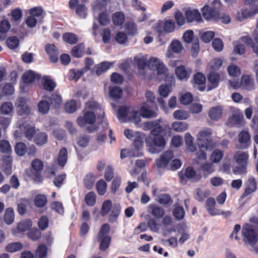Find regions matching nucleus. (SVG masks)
<instances>
[{
	"label": "nucleus",
	"mask_w": 258,
	"mask_h": 258,
	"mask_svg": "<svg viewBox=\"0 0 258 258\" xmlns=\"http://www.w3.org/2000/svg\"><path fill=\"white\" fill-rule=\"evenodd\" d=\"M211 130L209 128H205L201 131L197 137V145L199 147L198 151L196 153L195 160H205L206 154L204 152V149L211 150L216 146V143L213 142L211 136Z\"/></svg>",
	"instance_id": "obj_1"
},
{
	"label": "nucleus",
	"mask_w": 258,
	"mask_h": 258,
	"mask_svg": "<svg viewBox=\"0 0 258 258\" xmlns=\"http://www.w3.org/2000/svg\"><path fill=\"white\" fill-rule=\"evenodd\" d=\"M242 236L244 243L250 246L254 250L258 242V233L253 226L249 224H245L242 227Z\"/></svg>",
	"instance_id": "obj_2"
},
{
	"label": "nucleus",
	"mask_w": 258,
	"mask_h": 258,
	"mask_svg": "<svg viewBox=\"0 0 258 258\" xmlns=\"http://www.w3.org/2000/svg\"><path fill=\"white\" fill-rule=\"evenodd\" d=\"M148 150L151 153H158L166 145L165 139L161 135L153 136V138H148L146 140Z\"/></svg>",
	"instance_id": "obj_3"
},
{
	"label": "nucleus",
	"mask_w": 258,
	"mask_h": 258,
	"mask_svg": "<svg viewBox=\"0 0 258 258\" xmlns=\"http://www.w3.org/2000/svg\"><path fill=\"white\" fill-rule=\"evenodd\" d=\"M221 6V3L219 0H214L211 6H205L202 9L204 18L207 20H218Z\"/></svg>",
	"instance_id": "obj_4"
},
{
	"label": "nucleus",
	"mask_w": 258,
	"mask_h": 258,
	"mask_svg": "<svg viewBox=\"0 0 258 258\" xmlns=\"http://www.w3.org/2000/svg\"><path fill=\"white\" fill-rule=\"evenodd\" d=\"M69 6L75 11L76 14L81 19H85L88 15V8L84 4H80L79 0H70Z\"/></svg>",
	"instance_id": "obj_5"
},
{
	"label": "nucleus",
	"mask_w": 258,
	"mask_h": 258,
	"mask_svg": "<svg viewBox=\"0 0 258 258\" xmlns=\"http://www.w3.org/2000/svg\"><path fill=\"white\" fill-rule=\"evenodd\" d=\"M160 120V119H158L144 122L141 127L145 131L151 130V134L152 136L161 135L163 133V129L159 123Z\"/></svg>",
	"instance_id": "obj_6"
},
{
	"label": "nucleus",
	"mask_w": 258,
	"mask_h": 258,
	"mask_svg": "<svg viewBox=\"0 0 258 258\" xmlns=\"http://www.w3.org/2000/svg\"><path fill=\"white\" fill-rule=\"evenodd\" d=\"M243 122V116L242 113L239 110H235L232 115L226 121V124L229 127L234 126H241Z\"/></svg>",
	"instance_id": "obj_7"
},
{
	"label": "nucleus",
	"mask_w": 258,
	"mask_h": 258,
	"mask_svg": "<svg viewBox=\"0 0 258 258\" xmlns=\"http://www.w3.org/2000/svg\"><path fill=\"white\" fill-rule=\"evenodd\" d=\"M238 143L236 147L239 149H245L248 148L250 144V135L248 131L243 130L238 135Z\"/></svg>",
	"instance_id": "obj_8"
},
{
	"label": "nucleus",
	"mask_w": 258,
	"mask_h": 258,
	"mask_svg": "<svg viewBox=\"0 0 258 258\" xmlns=\"http://www.w3.org/2000/svg\"><path fill=\"white\" fill-rule=\"evenodd\" d=\"M175 27V23L173 20H167L164 22L160 21L157 23L155 29L159 33L161 34L163 32L162 28L164 31L170 33L174 30Z\"/></svg>",
	"instance_id": "obj_9"
},
{
	"label": "nucleus",
	"mask_w": 258,
	"mask_h": 258,
	"mask_svg": "<svg viewBox=\"0 0 258 258\" xmlns=\"http://www.w3.org/2000/svg\"><path fill=\"white\" fill-rule=\"evenodd\" d=\"M258 13V2H256L255 7H250V9H244L240 13H238L237 18L240 21L243 19L253 17Z\"/></svg>",
	"instance_id": "obj_10"
},
{
	"label": "nucleus",
	"mask_w": 258,
	"mask_h": 258,
	"mask_svg": "<svg viewBox=\"0 0 258 258\" xmlns=\"http://www.w3.org/2000/svg\"><path fill=\"white\" fill-rule=\"evenodd\" d=\"M18 113L20 115L28 114L30 112V109L26 104L25 98L20 97L17 98L15 103Z\"/></svg>",
	"instance_id": "obj_11"
},
{
	"label": "nucleus",
	"mask_w": 258,
	"mask_h": 258,
	"mask_svg": "<svg viewBox=\"0 0 258 258\" xmlns=\"http://www.w3.org/2000/svg\"><path fill=\"white\" fill-rule=\"evenodd\" d=\"M96 116L94 112L87 111L84 113V116L79 117L77 122L80 126H85L86 124H93L95 122Z\"/></svg>",
	"instance_id": "obj_12"
},
{
	"label": "nucleus",
	"mask_w": 258,
	"mask_h": 258,
	"mask_svg": "<svg viewBox=\"0 0 258 258\" xmlns=\"http://www.w3.org/2000/svg\"><path fill=\"white\" fill-rule=\"evenodd\" d=\"M173 157V154L171 151H166L163 153L159 159L156 160V165L158 167H164L168 164Z\"/></svg>",
	"instance_id": "obj_13"
},
{
	"label": "nucleus",
	"mask_w": 258,
	"mask_h": 258,
	"mask_svg": "<svg viewBox=\"0 0 258 258\" xmlns=\"http://www.w3.org/2000/svg\"><path fill=\"white\" fill-rule=\"evenodd\" d=\"M45 50L49 56L50 61L52 62H56L58 61L59 52L54 45L47 44L45 46Z\"/></svg>",
	"instance_id": "obj_14"
},
{
	"label": "nucleus",
	"mask_w": 258,
	"mask_h": 258,
	"mask_svg": "<svg viewBox=\"0 0 258 258\" xmlns=\"http://www.w3.org/2000/svg\"><path fill=\"white\" fill-rule=\"evenodd\" d=\"M215 199L213 198H210L206 201V208L209 214L212 216L217 215L220 213V210L215 208Z\"/></svg>",
	"instance_id": "obj_15"
},
{
	"label": "nucleus",
	"mask_w": 258,
	"mask_h": 258,
	"mask_svg": "<svg viewBox=\"0 0 258 258\" xmlns=\"http://www.w3.org/2000/svg\"><path fill=\"white\" fill-rule=\"evenodd\" d=\"M185 16L188 22H191L194 21L200 22L202 20L201 14L197 10H187L185 12Z\"/></svg>",
	"instance_id": "obj_16"
},
{
	"label": "nucleus",
	"mask_w": 258,
	"mask_h": 258,
	"mask_svg": "<svg viewBox=\"0 0 258 258\" xmlns=\"http://www.w3.org/2000/svg\"><path fill=\"white\" fill-rule=\"evenodd\" d=\"M223 108L217 106L211 108L209 111V116L213 120H218L222 117Z\"/></svg>",
	"instance_id": "obj_17"
},
{
	"label": "nucleus",
	"mask_w": 258,
	"mask_h": 258,
	"mask_svg": "<svg viewBox=\"0 0 258 258\" xmlns=\"http://www.w3.org/2000/svg\"><path fill=\"white\" fill-rule=\"evenodd\" d=\"M248 158V154L242 151L237 152L234 156V159L239 165H246Z\"/></svg>",
	"instance_id": "obj_18"
},
{
	"label": "nucleus",
	"mask_w": 258,
	"mask_h": 258,
	"mask_svg": "<svg viewBox=\"0 0 258 258\" xmlns=\"http://www.w3.org/2000/svg\"><path fill=\"white\" fill-rule=\"evenodd\" d=\"M68 157V153L67 149L64 147L61 148L56 160L58 165L61 167H63L67 163Z\"/></svg>",
	"instance_id": "obj_19"
},
{
	"label": "nucleus",
	"mask_w": 258,
	"mask_h": 258,
	"mask_svg": "<svg viewBox=\"0 0 258 258\" xmlns=\"http://www.w3.org/2000/svg\"><path fill=\"white\" fill-rule=\"evenodd\" d=\"M107 2L106 0H95L91 4L93 12H97L106 10Z\"/></svg>",
	"instance_id": "obj_20"
},
{
	"label": "nucleus",
	"mask_w": 258,
	"mask_h": 258,
	"mask_svg": "<svg viewBox=\"0 0 258 258\" xmlns=\"http://www.w3.org/2000/svg\"><path fill=\"white\" fill-rule=\"evenodd\" d=\"M11 28L10 22L4 20L0 23V41L4 40L7 37V33Z\"/></svg>",
	"instance_id": "obj_21"
},
{
	"label": "nucleus",
	"mask_w": 258,
	"mask_h": 258,
	"mask_svg": "<svg viewBox=\"0 0 258 258\" xmlns=\"http://www.w3.org/2000/svg\"><path fill=\"white\" fill-rule=\"evenodd\" d=\"M130 114L131 113H130V108L128 107L120 106L118 109L117 117L121 122H124L128 121Z\"/></svg>",
	"instance_id": "obj_22"
},
{
	"label": "nucleus",
	"mask_w": 258,
	"mask_h": 258,
	"mask_svg": "<svg viewBox=\"0 0 258 258\" xmlns=\"http://www.w3.org/2000/svg\"><path fill=\"white\" fill-rule=\"evenodd\" d=\"M175 74L179 80H186L189 77L190 72L187 71L183 66H180L176 69Z\"/></svg>",
	"instance_id": "obj_23"
},
{
	"label": "nucleus",
	"mask_w": 258,
	"mask_h": 258,
	"mask_svg": "<svg viewBox=\"0 0 258 258\" xmlns=\"http://www.w3.org/2000/svg\"><path fill=\"white\" fill-rule=\"evenodd\" d=\"M146 103L144 104L141 107L140 112L141 116L144 118H152L157 116V113L152 110Z\"/></svg>",
	"instance_id": "obj_24"
},
{
	"label": "nucleus",
	"mask_w": 258,
	"mask_h": 258,
	"mask_svg": "<svg viewBox=\"0 0 258 258\" xmlns=\"http://www.w3.org/2000/svg\"><path fill=\"white\" fill-rule=\"evenodd\" d=\"M241 83L246 90L251 91L254 89V84L251 77L249 75H244L241 79Z\"/></svg>",
	"instance_id": "obj_25"
},
{
	"label": "nucleus",
	"mask_w": 258,
	"mask_h": 258,
	"mask_svg": "<svg viewBox=\"0 0 258 258\" xmlns=\"http://www.w3.org/2000/svg\"><path fill=\"white\" fill-rule=\"evenodd\" d=\"M193 141L194 138L192 137L189 133H186L185 135V143L186 148L189 151L194 153L196 156V153L198 151V149L197 147L194 145Z\"/></svg>",
	"instance_id": "obj_26"
},
{
	"label": "nucleus",
	"mask_w": 258,
	"mask_h": 258,
	"mask_svg": "<svg viewBox=\"0 0 258 258\" xmlns=\"http://www.w3.org/2000/svg\"><path fill=\"white\" fill-rule=\"evenodd\" d=\"M110 97L114 100L120 99L122 94L121 89L118 86H110L109 88Z\"/></svg>",
	"instance_id": "obj_27"
},
{
	"label": "nucleus",
	"mask_w": 258,
	"mask_h": 258,
	"mask_svg": "<svg viewBox=\"0 0 258 258\" xmlns=\"http://www.w3.org/2000/svg\"><path fill=\"white\" fill-rule=\"evenodd\" d=\"M256 189V182L253 177H250L247 181V185L243 194V196H247L254 192Z\"/></svg>",
	"instance_id": "obj_28"
},
{
	"label": "nucleus",
	"mask_w": 258,
	"mask_h": 258,
	"mask_svg": "<svg viewBox=\"0 0 258 258\" xmlns=\"http://www.w3.org/2000/svg\"><path fill=\"white\" fill-rule=\"evenodd\" d=\"M39 76L32 71H29L25 73L22 77L24 82L26 83H31L35 79H39Z\"/></svg>",
	"instance_id": "obj_29"
},
{
	"label": "nucleus",
	"mask_w": 258,
	"mask_h": 258,
	"mask_svg": "<svg viewBox=\"0 0 258 258\" xmlns=\"http://www.w3.org/2000/svg\"><path fill=\"white\" fill-rule=\"evenodd\" d=\"M113 64L112 62H102L96 66V74L97 76H100L109 69Z\"/></svg>",
	"instance_id": "obj_30"
},
{
	"label": "nucleus",
	"mask_w": 258,
	"mask_h": 258,
	"mask_svg": "<svg viewBox=\"0 0 258 258\" xmlns=\"http://www.w3.org/2000/svg\"><path fill=\"white\" fill-rule=\"evenodd\" d=\"M21 130L23 131L25 137L29 140L32 139L34 135L36 133L35 128L29 124L24 126L23 129L22 128Z\"/></svg>",
	"instance_id": "obj_31"
},
{
	"label": "nucleus",
	"mask_w": 258,
	"mask_h": 258,
	"mask_svg": "<svg viewBox=\"0 0 258 258\" xmlns=\"http://www.w3.org/2000/svg\"><path fill=\"white\" fill-rule=\"evenodd\" d=\"M134 61L140 70H144L147 66V58L145 56L138 55L134 58Z\"/></svg>",
	"instance_id": "obj_32"
},
{
	"label": "nucleus",
	"mask_w": 258,
	"mask_h": 258,
	"mask_svg": "<svg viewBox=\"0 0 258 258\" xmlns=\"http://www.w3.org/2000/svg\"><path fill=\"white\" fill-rule=\"evenodd\" d=\"M14 210L11 208L7 209L4 214L5 222L8 225L12 224L14 222Z\"/></svg>",
	"instance_id": "obj_33"
},
{
	"label": "nucleus",
	"mask_w": 258,
	"mask_h": 258,
	"mask_svg": "<svg viewBox=\"0 0 258 258\" xmlns=\"http://www.w3.org/2000/svg\"><path fill=\"white\" fill-rule=\"evenodd\" d=\"M208 80L212 85L210 88L211 89L217 86L220 80V76L217 73L212 72L209 74Z\"/></svg>",
	"instance_id": "obj_34"
},
{
	"label": "nucleus",
	"mask_w": 258,
	"mask_h": 258,
	"mask_svg": "<svg viewBox=\"0 0 258 258\" xmlns=\"http://www.w3.org/2000/svg\"><path fill=\"white\" fill-rule=\"evenodd\" d=\"M23 245L21 242H12L8 244L6 247V250L9 252H15L21 250Z\"/></svg>",
	"instance_id": "obj_35"
},
{
	"label": "nucleus",
	"mask_w": 258,
	"mask_h": 258,
	"mask_svg": "<svg viewBox=\"0 0 258 258\" xmlns=\"http://www.w3.org/2000/svg\"><path fill=\"white\" fill-rule=\"evenodd\" d=\"M84 45L83 43H80L74 47L72 50V56L75 57H81L83 54Z\"/></svg>",
	"instance_id": "obj_36"
},
{
	"label": "nucleus",
	"mask_w": 258,
	"mask_h": 258,
	"mask_svg": "<svg viewBox=\"0 0 258 258\" xmlns=\"http://www.w3.org/2000/svg\"><path fill=\"white\" fill-rule=\"evenodd\" d=\"M152 214L157 218H161L165 214V210L161 207L157 206H152L150 207Z\"/></svg>",
	"instance_id": "obj_37"
},
{
	"label": "nucleus",
	"mask_w": 258,
	"mask_h": 258,
	"mask_svg": "<svg viewBox=\"0 0 258 258\" xmlns=\"http://www.w3.org/2000/svg\"><path fill=\"white\" fill-rule=\"evenodd\" d=\"M34 142L39 146L44 145L47 142V136L45 133H39L34 138Z\"/></svg>",
	"instance_id": "obj_38"
},
{
	"label": "nucleus",
	"mask_w": 258,
	"mask_h": 258,
	"mask_svg": "<svg viewBox=\"0 0 258 258\" xmlns=\"http://www.w3.org/2000/svg\"><path fill=\"white\" fill-rule=\"evenodd\" d=\"M32 224V221L29 219L22 220L18 224L17 229L20 232H24L28 230Z\"/></svg>",
	"instance_id": "obj_39"
},
{
	"label": "nucleus",
	"mask_w": 258,
	"mask_h": 258,
	"mask_svg": "<svg viewBox=\"0 0 258 258\" xmlns=\"http://www.w3.org/2000/svg\"><path fill=\"white\" fill-rule=\"evenodd\" d=\"M95 176L92 173H89L84 178V185L88 189H90L95 182Z\"/></svg>",
	"instance_id": "obj_40"
},
{
	"label": "nucleus",
	"mask_w": 258,
	"mask_h": 258,
	"mask_svg": "<svg viewBox=\"0 0 258 258\" xmlns=\"http://www.w3.org/2000/svg\"><path fill=\"white\" fill-rule=\"evenodd\" d=\"M134 141V145L137 150H140L142 146L144 140L143 134L140 132L137 133L136 136L132 140Z\"/></svg>",
	"instance_id": "obj_41"
},
{
	"label": "nucleus",
	"mask_w": 258,
	"mask_h": 258,
	"mask_svg": "<svg viewBox=\"0 0 258 258\" xmlns=\"http://www.w3.org/2000/svg\"><path fill=\"white\" fill-rule=\"evenodd\" d=\"M120 212V208L118 205L114 206L109 215L108 221L111 223H114L116 221Z\"/></svg>",
	"instance_id": "obj_42"
},
{
	"label": "nucleus",
	"mask_w": 258,
	"mask_h": 258,
	"mask_svg": "<svg viewBox=\"0 0 258 258\" xmlns=\"http://www.w3.org/2000/svg\"><path fill=\"white\" fill-rule=\"evenodd\" d=\"M62 38L66 42L71 44H76L78 41L76 35L72 33H64L63 35Z\"/></svg>",
	"instance_id": "obj_43"
},
{
	"label": "nucleus",
	"mask_w": 258,
	"mask_h": 258,
	"mask_svg": "<svg viewBox=\"0 0 258 258\" xmlns=\"http://www.w3.org/2000/svg\"><path fill=\"white\" fill-rule=\"evenodd\" d=\"M184 210L181 206H177L175 207L173 211V215L177 220H182L184 216Z\"/></svg>",
	"instance_id": "obj_44"
},
{
	"label": "nucleus",
	"mask_w": 258,
	"mask_h": 258,
	"mask_svg": "<svg viewBox=\"0 0 258 258\" xmlns=\"http://www.w3.org/2000/svg\"><path fill=\"white\" fill-rule=\"evenodd\" d=\"M43 80V86L44 89L49 91H53L56 86L55 82L48 77H44Z\"/></svg>",
	"instance_id": "obj_45"
},
{
	"label": "nucleus",
	"mask_w": 258,
	"mask_h": 258,
	"mask_svg": "<svg viewBox=\"0 0 258 258\" xmlns=\"http://www.w3.org/2000/svg\"><path fill=\"white\" fill-rule=\"evenodd\" d=\"M47 202V198L43 195H38L35 197L34 199L35 204L38 207H44Z\"/></svg>",
	"instance_id": "obj_46"
},
{
	"label": "nucleus",
	"mask_w": 258,
	"mask_h": 258,
	"mask_svg": "<svg viewBox=\"0 0 258 258\" xmlns=\"http://www.w3.org/2000/svg\"><path fill=\"white\" fill-rule=\"evenodd\" d=\"M234 46V52L239 55H241L244 53L245 48L244 45L239 41H234L233 43Z\"/></svg>",
	"instance_id": "obj_47"
},
{
	"label": "nucleus",
	"mask_w": 258,
	"mask_h": 258,
	"mask_svg": "<svg viewBox=\"0 0 258 258\" xmlns=\"http://www.w3.org/2000/svg\"><path fill=\"white\" fill-rule=\"evenodd\" d=\"M47 248L44 244H41L38 246L36 251V258H45L47 255Z\"/></svg>",
	"instance_id": "obj_48"
},
{
	"label": "nucleus",
	"mask_w": 258,
	"mask_h": 258,
	"mask_svg": "<svg viewBox=\"0 0 258 258\" xmlns=\"http://www.w3.org/2000/svg\"><path fill=\"white\" fill-rule=\"evenodd\" d=\"M172 127L174 131L181 132L187 130L188 125L185 122L176 121L172 124Z\"/></svg>",
	"instance_id": "obj_49"
},
{
	"label": "nucleus",
	"mask_w": 258,
	"mask_h": 258,
	"mask_svg": "<svg viewBox=\"0 0 258 258\" xmlns=\"http://www.w3.org/2000/svg\"><path fill=\"white\" fill-rule=\"evenodd\" d=\"M7 45L9 48L12 49L17 48L19 44V40L16 36H12L9 38L6 41Z\"/></svg>",
	"instance_id": "obj_50"
},
{
	"label": "nucleus",
	"mask_w": 258,
	"mask_h": 258,
	"mask_svg": "<svg viewBox=\"0 0 258 258\" xmlns=\"http://www.w3.org/2000/svg\"><path fill=\"white\" fill-rule=\"evenodd\" d=\"M112 207V202L110 200H105L102 205L101 210V214L104 216L107 215L111 210Z\"/></svg>",
	"instance_id": "obj_51"
},
{
	"label": "nucleus",
	"mask_w": 258,
	"mask_h": 258,
	"mask_svg": "<svg viewBox=\"0 0 258 258\" xmlns=\"http://www.w3.org/2000/svg\"><path fill=\"white\" fill-rule=\"evenodd\" d=\"M96 195L94 192H88L85 196V200L87 205L93 206L96 203Z\"/></svg>",
	"instance_id": "obj_52"
},
{
	"label": "nucleus",
	"mask_w": 258,
	"mask_h": 258,
	"mask_svg": "<svg viewBox=\"0 0 258 258\" xmlns=\"http://www.w3.org/2000/svg\"><path fill=\"white\" fill-rule=\"evenodd\" d=\"M157 66V67L155 69V70L157 71V75L159 76H161V78L159 79V80H162L166 76L167 68L162 62H161Z\"/></svg>",
	"instance_id": "obj_53"
},
{
	"label": "nucleus",
	"mask_w": 258,
	"mask_h": 258,
	"mask_svg": "<svg viewBox=\"0 0 258 258\" xmlns=\"http://www.w3.org/2000/svg\"><path fill=\"white\" fill-rule=\"evenodd\" d=\"M124 19L123 14L120 12L115 13L112 17L113 22L117 26L121 25L124 22Z\"/></svg>",
	"instance_id": "obj_54"
},
{
	"label": "nucleus",
	"mask_w": 258,
	"mask_h": 258,
	"mask_svg": "<svg viewBox=\"0 0 258 258\" xmlns=\"http://www.w3.org/2000/svg\"><path fill=\"white\" fill-rule=\"evenodd\" d=\"M38 109L40 112L43 114L47 113L50 108L49 103L45 100H41L38 105Z\"/></svg>",
	"instance_id": "obj_55"
},
{
	"label": "nucleus",
	"mask_w": 258,
	"mask_h": 258,
	"mask_svg": "<svg viewBox=\"0 0 258 258\" xmlns=\"http://www.w3.org/2000/svg\"><path fill=\"white\" fill-rule=\"evenodd\" d=\"M125 30L129 35H135L137 33V27L134 22H128L125 25Z\"/></svg>",
	"instance_id": "obj_56"
},
{
	"label": "nucleus",
	"mask_w": 258,
	"mask_h": 258,
	"mask_svg": "<svg viewBox=\"0 0 258 258\" xmlns=\"http://www.w3.org/2000/svg\"><path fill=\"white\" fill-rule=\"evenodd\" d=\"M196 176V172L192 167H189L186 168L184 176H180V180L182 183L184 182L185 177L191 179Z\"/></svg>",
	"instance_id": "obj_57"
},
{
	"label": "nucleus",
	"mask_w": 258,
	"mask_h": 258,
	"mask_svg": "<svg viewBox=\"0 0 258 258\" xmlns=\"http://www.w3.org/2000/svg\"><path fill=\"white\" fill-rule=\"evenodd\" d=\"M27 147L24 143L20 142L17 143L15 147V150L17 155L23 156L26 152Z\"/></svg>",
	"instance_id": "obj_58"
},
{
	"label": "nucleus",
	"mask_w": 258,
	"mask_h": 258,
	"mask_svg": "<svg viewBox=\"0 0 258 258\" xmlns=\"http://www.w3.org/2000/svg\"><path fill=\"white\" fill-rule=\"evenodd\" d=\"M110 230V226L108 224H103L98 233L97 238L98 240H100L102 237L108 236L107 234L109 233Z\"/></svg>",
	"instance_id": "obj_59"
},
{
	"label": "nucleus",
	"mask_w": 258,
	"mask_h": 258,
	"mask_svg": "<svg viewBox=\"0 0 258 258\" xmlns=\"http://www.w3.org/2000/svg\"><path fill=\"white\" fill-rule=\"evenodd\" d=\"M223 156V153L219 150H215L211 155V160L213 162L218 163Z\"/></svg>",
	"instance_id": "obj_60"
},
{
	"label": "nucleus",
	"mask_w": 258,
	"mask_h": 258,
	"mask_svg": "<svg viewBox=\"0 0 258 258\" xmlns=\"http://www.w3.org/2000/svg\"><path fill=\"white\" fill-rule=\"evenodd\" d=\"M170 47L173 52L179 53L183 49V46L180 41L177 40H173L170 44Z\"/></svg>",
	"instance_id": "obj_61"
},
{
	"label": "nucleus",
	"mask_w": 258,
	"mask_h": 258,
	"mask_svg": "<svg viewBox=\"0 0 258 258\" xmlns=\"http://www.w3.org/2000/svg\"><path fill=\"white\" fill-rule=\"evenodd\" d=\"M141 112L133 111L128 116V121H131L136 124H138L141 121Z\"/></svg>",
	"instance_id": "obj_62"
},
{
	"label": "nucleus",
	"mask_w": 258,
	"mask_h": 258,
	"mask_svg": "<svg viewBox=\"0 0 258 258\" xmlns=\"http://www.w3.org/2000/svg\"><path fill=\"white\" fill-rule=\"evenodd\" d=\"M13 109V104L10 102H6L2 104L1 110L2 114H9L12 112Z\"/></svg>",
	"instance_id": "obj_63"
},
{
	"label": "nucleus",
	"mask_w": 258,
	"mask_h": 258,
	"mask_svg": "<svg viewBox=\"0 0 258 258\" xmlns=\"http://www.w3.org/2000/svg\"><path fill=\"white\" fill-rule=\"evenodd\" d=\"M175 119L179 120H184L187 119L189 115L186 111L182 110L175 111L173 114Z\"/></svg>",
	"instance_id": "obj_64"
}]
</instances>
